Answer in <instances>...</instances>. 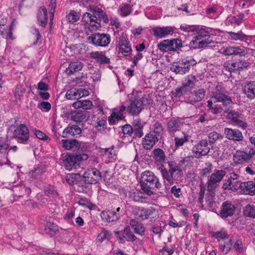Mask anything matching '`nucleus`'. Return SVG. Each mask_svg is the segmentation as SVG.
<instances>
[{
  "mask_svg": "<svg viewBox=\"0 0 255 255\" xmlns=\"http://www.w3.org/2000/svg\"><path fill=\"white\" fill-rule=\"evenodd\" d=\"M80 90L75 88H72L68 90L66 93L65 97L69 100H74L81 98V94L79 93Z\"/></svg>",
  "mask_w": 255,
  "mask_h": 255,
  "instance_id": "a18cd8bd",
  "label": "nucleus"
},
{
  "mask_svg": "<svg viewBox=\"0 0 255 255\" xmlns=\"http://www.w3.org/2000/svg\"><path fill=\"white\" fill-rule=\"evenodd\" d=\"M112 237V234L110 231L105 229H103L98 235L96 240L97 242L101 243L105 241H109Z\"/></svg>",
  "mask_w": 255,
  "mask_h": 255,
  "instance_id": "58836bf2",
  "label": "nucleus"
},
{
  "mask_svg": "<svg viewBox=\"0 0 255 255\" xmlns=\"http://www.w3.org/2000/svg\"><path fill=\"white\" fill-rule=\"evenodd\" d=\"M190 137L189 135L184 132H182L180 134L176 136L174 138L176 148L182 146L189 140Z\"/></svg>",
  "mask_w": 255,
  "mask_h": 255,
  "instance_id": "72a5a7b5",
  "label": "nucleus"
},
{
  "mask_svg": "<svg viewBox=\"0 0 255 255\" xmlns=\"http://www.w3.org/2000/svg\"><path fill=\"white\" fill-rule=\"evenodd\" d=\"M214 236L217 238L218 241L229 238V235L224 230L215 233Z\"/></svg>",
  "mask_w": 255,
  "mask_h": 255,
  "instance_id": "680f3d73",
  "label": "nucleus"
},
{
  "mask_svg": "<svg viewBox=\"0 0 255 255\" xmlns=\"http://www.w3.org/2000/svg\"><path fill=\"white\" fill-rule=\"evenodd\" d=\"M60 144L66 150H75L79 148L81 145V142L77 139H62Z\"/></svg>",
  "mask_w": 255,
  "mask_h": 255,
  "instance_id": "a878e982",
  "label": "nucleus"
},
{
  "mask_svg": "<svg viewBox=\"0 0 255 255\" xmlns=\"http://www.w3.org/2000/svg\"><path fill=\"white\" fill-rule=\"evenodd\" d=\"M170 51H176L179 50L182 46L181 40L178 38L169 39Z\"/></svg>",
  "mask_w": 255,
  "mask_h": 255,
  "instance_id": "c03bdc74",
  "label": "nucleus"
},
{
  "mask_svg": "<svg viewBox=\"0 0 255 255\" xmlns=\"http://www.w3.org/2000/svg\"><path fill=\"white\" fill-rule=\"evenodd\" d=\"M90 57L95 59L100 64H108L110 62V58L107 57L103 52H92L90 53Z\"/></svg>",
  "mask_w": 255,
  "mask_h": 255,
  "instance_id": "cd10ccee",
  "label": "nucleus"
},
{
  "mask_svg": "<svg viewBox=\"0 0 255 255\" xmlns=\"http://www.w3.org/2000/svg\"><path fill=\"white\" fill-rule=\"evenodd\" d=\"M255 159V150L253 147L248 145L245 150H237L233 154V160L236 165L249 163Z\"/></svg>",
  "mask_w": 255,
  "mask_h": 255,
  "instance_id": "20e7f679",
  "label": "nucleus"
},
{
  "mask_svg": "<svg viewBox=\"0 0 255 255\" xmlns=\"http://www.w3.org/2000/svg\"><path fill=\"white\" fill-rule=\"evenodd\" d=\"M215 191H208L206 194L205 202L208 209L212 211L216 212L217 203L215 201Z\"/></svg>",
  "mask_w": 255,
  "mask_h": 255,
  "instance_id": "b1692460",
  "label": "nucleus"
},
{
  "mask_svg": "<svg viewBox=\"0 0 255 255\" xmlns=\"http://www.w3.org/2000/svg\"><path fill=\"white\" fill-rule=\"evenodd\" d=\"M9 145V141L7 137H0V153H7Z\"/></svg>",
  "mask_w": 255,
  "mask_h": 255,
  "instance_id": "37998d69",
  "label": "nucleus"
},
{
  "mask_svg": "<svg viewBox=\"0 0 255 255\" xmlns=\"http://www.w3.org/2000/svg\"><path fill=\"white\" fill-rule=\"evenodd\" d=\"M74 189L76 191L84 194L88 193L90 190L89 186L85 181L76 182Z\"/></svg>",
  "mask_w": 255,
  "mask_h": 255,
  "instance_id": "e433bc0d",
  "label": "nucleus"
},
{
  "mask_svg": "<svg viewBox=\"0 0 255 255\" xmlns=\"http://www.w3.org/2000/svg\"><path fill=\"white\" fill-rule=\"evenodd\" d=\"M236 207L231 202L225 201L222 203L220 211V216L223 219L232 216L235 212Z\"/></svg>",
  "mask_w": 255,
  "mask_h": 255,
  "instance_id": "dca6fc26",
  "label": "nucleus"
},
{
  "mask_svg": "<svg viewBox=\"0 0 255 255\" xmlns=\"http://www.w3.org/2000/svg\"><path fill=\"white\" fill-rule=\"evenodd\" d=\"M202 41H198L196 37H194V39H193L189 43V46L191 49H197V48H203V43L201 42Z\"/></svg>",
  "mask_w": 255,
  "mask_h": 255,
  "instance_id": "0e129e2a",
  "label": "nucleus"
},
{
  "mask_svg": "<svg viewBox=\"0 0 255 255\" xmlns=\"http://www.w3.org/2000/svg\"><path fill=\"white\" fill-rule=\"evenodd\" d=\"M119 50L124 57H130L132 49L126 34L123 33L119 38Z\"/></svg>",
  "mask_w": 255,
  "mask_h": 255,
  "instance_id": "ddd939ff",
  "label": "nucleus"
},
{
  "mask_svg": "<svg viewBox=\"0 0 255 255\" xmlns=\"http://www.w3.org/2000/svg\"><path fill=\"white\" fill-rule=\"evenodd\" d=\"M190 68L189 60H182L173 62L170 69L176 74L184 75L187 73Z\"/></svg>",
  "mask_w": 255,
  "mask_h": 255,
  "instance_id": "4468645a",
  "label": "nucleus"
},
{
  "mask_svg": "<svg viewBox=\"0 0 255 255\" xmlns=\"http://www.w3.org/2000/svg\"><path fill=\"white\" fill-rule=\"evenodd\" d=\"M132 10V7L130 4L123 3L120 5L118 13L121 16L126 17L131 13Z\"/></svg>",
  "mask_w": 255,
  "mask_h": 255,
  "instance_id": "ea45409f",
  "label": "nucleus"
},
{
  "mask_svg": "<svg viewBox=\"0 0 255 255\" xmlns=\"http://www.w3.org/2000/svg\"><path fill=\"white\" fill-rule=\"evenodd\" d=\"M195 37L198 41H202L201 42L203 43L202 45L204 47L207 46L209 44L212 42L209 33L203 29L197 31Z\"/></svg>",
  "mask_w": 255,
  "mask_h": 255,
  "instance_id": "4be33fe9",
  "label": "nucleus"
},
{
  "mask_svg": "<svg viewBox=\"0 0 255 255\" xmlns=\"http://www.w3.org/2000/svg\"><path fill=\"white\" fill-rule=\"evenodd\" d=\"M233 245V241L231 239L226 242L224 245H220V249L222 252L225 254H227L230 250Z\"/></svg>",
  "mask_w": 255,
  "mask_h": 255,
  "instance_id": "bf43d9fd",
  "label": "nucleus"
},
{
  "mask_svg": "<svg viewBox=\"0 0 255 255\" xmlns=\"http://www.w3.org/2000/svg\"><path fill=\"white\" fill-rule=\"evenodd\" d=\"M85 181L88 184H96L102 179L100 171L96 168L88 169L84 173Z\"/></svg>",
  "mask_w": 255,
  "mask_h": 255,
  "instance_id": "2eb2a0df",
  "label": "nucleus"
},
{
  "mask_svg": "<svg viewBox=\"0 0 255 255\" xmlns=\"http://www.w3.org/2000/svg\"><path fill=\"white\" fill-rule=\"evenodd\" d=\"M44 193L47 196H56L57 195V191L54 187L48 185L45 187L44 189Z\"/></svg>",
  "mask_w": 255,
  "mask_h": 255,
  "instance_id": "e2e57ef3",
  "label": "nucleus"
},
{
  "mask_svg": "<svg viewBox=\"0 0 255 255\" xmlns=\"http://www.w3.org/2000/svg\"><path fill=\"white\" fill-rule=\"evenodd\" d=\"M159 139L157 136L149 132L142 139V146L145 149L150 150L153 148L155 143L159 140Z\"/></svg>",
  "mask_w": 255,
  "mask_h": 255,
  "instance_id": "6ab92c4d",
  "label": "nucleus"
},
{
  "mask_svg": "<svg viewBox=\"0 0 255 255\" xmlns=\"http://www.w3.org/2000/svg\"><path fill=\"white\" fill-rule=\"evenodd\" d=\"M87 40L95 46L106 47L111 42V36L108 34L97 33L89 36Z\"/></svg>",
  "mask_w": 255,
  "mask_h": 255,
  "instance_id": "0eeeda50",
  "label": "nucleus"
},
{
  "mask_svg": "<svg viewBox=\"0 0 255 255\" xmlns=\"http://www.w3.org/2000/svg\"><path fill=\"white\" fill-rule=\"evenodd\" d=\"M243 213L245 216L255 218V206L247 205L244 209Z\"/></svg>",
  "mask_w": 255,
  "mask_h": 255,
  "instance_id": "8fccbe9b",
  "label": "nucleus"
},
{
  "mask_svg": "<svg viewBox=\"0 0 255 255\" xmlns=\"http://www.w3.org/2000/svg\"><path fill=\"white\" fill-rule=\"evenodd\" d=\"M224 133L228 139L236 141H241L243 139V135L241 131L237 129L225 128Z\"/></svg>",
  "mask_w": 255,
  "mask_h": 255,
  "instance_id": "f3484780",
  "label": "nucleus"
},
{
  "mask_svg": "<svg viewBox=\"0 0 255 255\" xmlns=\"http://www.w3.org/2000/svg\"><path fill=\"white\" fill-rule=\"evenodd\" d=\"M123 214V211L120 207L116 209V211H103L101 213L102 220L105 222L111 223L117 221L121 219Z\"/></svg>",
  "mask_w": 255,
  "mask_h": 255,
  "instance_id": "f8f14e48",
  "label": "nucleus"
},
{
  "mask_svg": "<svg viewBox=\"0 0 255 255\" xmlns=\"http://www.w3.org/2000/svg\"><path fill=\"white\" fill-rule=\"evenodd\" d=\"M183 123L178 119L171 118L167 124V129L169 132L174 133L176 131L179 130L183 126Z\"/></svg>",
  "mask_w": 255,
  "mask_h": 255,
  "instance_id": "393cba45",
  "label": "nucleus"
},
{
  "mask_svg": "<svg viewBox=\"0 0 255 255\" xmlns=\"http://www.w3.org/2000/svg\"><path fill=\"white\" fill-rule=\"evenodd\" d=\"M248 50L249 49L246 47H234V55H237L240 57L245 56L248 53Z\"/></svg>",
  "mask_w": 255,
  "mask_h": 255,
  "instance_id": "864d4df0",
  "label": "nucleus"
},
{
  "mask_svg": "<svg viewBox=\"0 0 255 255\" xmlns=\"http://www.w3.org/2000/svg\"><path fill=\"white\" fill-rule=\"evenodd\" d=\"M211 98L216 99L219 103H221L223 107L225 108V110L231 107L233 104L231 97L225 94L222 86L219 85L216 87Z\"/></svg>",
  "mask_w": 255,
  "mask_h": 255,
  "instance_id": "39448f33",
  "label": "nucleus"
},
{
  "mask_svg": "<svg viewBox=\"0 0 255 255\" xmlns=\"http://www.w3.org/2000/svg\"><path fill=\"white\" fill-rule=\"evenodd\" d=\"M81 129L77 125L68 126L63 131L62 136L68 138L72 136H77L81 133Z\"/></svg>",
  "mask_w": 255,
  "mask_h": 255,
  "instance_id": "bb28decb",
  "label": "nucleus"
},
{
  "mask_svg": "<svg viewBox=\"0 0 255 255\" xmlns=\"http://www.w3.org/2000/svg\"><path fill=\"white\" fill-rule=\"evenodd\" d=\"M82 20L85 24V31L88 35L87 29L91 31L96 30L101 27L102 21L108 23L109 18L106 13L101 8L93 7L89 8L88 12L83 14Z\"/></svg>",
  "mask_w": 255,
  "mask_h": 255,
  "instance_id": "f03ea898",
  "label": "nucleus"
},
{
  "mask_svg": "<svg viewBox=\"0 0 255 255\" xmlns=\"http://www.w3.org/2000/svg\"><path fill=\"white\" fill-rule=\"evenodd\" d=\"M76 155L73 154H67L62 157L65 168L71 170L73 168H76L78 160Z\"/></svg>",
  "mask_w": 255,
  "mask_h": 255,
  "instance_id": "5701e85b",
  "label": "nucleus"
},
{
  "mask_svg": "<svg viewBox=\"0 0 255 255\" xmlns=\"http://www.w3.org/2000/svg\"><path fill=\"white\" fill-rule=\"evenodd\" d=\"M239 192L242 194L251 196L255 195V183L253 181L242 182Z\"/></svg>",
  "mask_w": 255,
  "mask_h": 255,
  "instance_id": "412c9836",
  "label": "nucleus"
},
{
  "mask_svg": "<svg viewBox=\"0 0 255 255\" xmlns=\"http://www.w3.org/2000/svg\"><path fill=\"white\" fill-rule=\"evenodd\" d=\"M231 182L232 187L231 188V190L233 191H240L242 182L239 179L232 181Z\"/></svg>",
  "mask_w": 255,
  "mask_h": 255,
  "instance_id": "774afa93",
  "label": "nucleus"
},
{
  "mask_svg": "<svg viewBox=\"0 0 255 255\" xmlns=\"http://www.w3.org/2000/svg\"><path fill=\"white\" fill-rule=\"evenodd\" d=\"M169 39L163 40L157 44V48L161 52L170 51V46Z\"/></svg>",
  "mask_w": 255,
  "mask_h": 255,
  "instance_id": "3c124183",
  "label": "nucleus"
},
{
  "mask_svg": "<svg viewBox=\"0 0 255 255\" xmlns=\"http://www.w3.org/2000/svg\"><path fill=\"white\" fill-rule=\"evenodd\" d=\"M82 68L83 64L80 62H73L69 64L68 67L66 69L65 72L67 74L70 75L81 70Z\"/></svg>",
  "mask_w": 255,
  "mask_h": 255,
  "instance_id": "c9c22d12",
  "label": "nucleus"
},
{
  "mask_svg": "<svg viewBox=\"0 0 255 255\" xmlns=\"http://www.w3.org/2000/svg\"><path fill=\"white\" fill-rule=\"evenodd\" d=\"M37 18L40 25L42 27L45 26L48 21L47 10L45 7L43 6L39 8L38 11Z\"/></svg>",
  "mask_w": 255,
  "mask_h": 255,
  "instance_id": "c85d7f7f",
  "label": "nucleus"
},
{
  "mask_svg": "<svg viewBox=\"0 0 255 255\" xmlns=\"http://www.w3.org/2000/svg\"><path fill=\"white\" fill-rule=\"evenodd\" d=\"M45 171V168L43 166H39L35 168L30 173L32 177L37 178L41 176Z\"/></svg>",
  "mask_w": 255,
  "mask_h": 255,
  "instance_id": "5fc2aeb1",
  "label": "nucleus"
},
{
  "mask_svg": "<svg viewBox=\"0 0 255 255\" xmlns=\"http://www.w3.org/2000/svg\"><path fill=\"white\" fill-rule=\"evenodd\" d=\"M223 136L221 134L216 131H213L209 133L208 138L209 142L213 144L216 142L218 140L222 139Z\"/></svg>",
  "mask_w": 255,
  "mask_h": 255,
  "instance_id": "6e6d98bb",
  "label": "nucleus"
},
{
  "mask_svg": "<svg viewBox=\"0 0 255 255\" xmlns=\"http://www.w3.org/2000/svg\"><path fill=\"white\" fill-rule=\"evenodd\" d=\"M140 183L142 190L149 195L153 193L155 189H159L162 187L159 179L149 171H146L141 174Z\"/></svg>",
  "mask_w": 255,
  "mask_h": 255,
  "instance_id": "7ed1b4c3",
  "label": "nucleus"
},
{
  "mask_svg": "<svg viewBox=\"0 0 255 255\" xmlns=\"http://www.w3.org/2000/svg\"><path fill=\"white\" fill-rule=\"evenodd\" d=\"M131 128L133 129L134 137L140 138L143 135V124L140 120H134L132 124Z\"/></svg>",
  "mask_w": 255,
  "mask_h": 255,
  "instance_id": "c756f323",
  "label": "nucleus"
},
{
  "mask_svg": "<svg viewBox=\"0 0 255 255\" xmlns=\"http://www.w3.org/2000/svg\"><path fill=\"white\" fill-rule=\"evenodd\" d=\"M210 150L209 143L206 139L200 140L193 147V152L196 158H200L202 156L207 155Z\"/></svg>",
  "mask_w": 255,
  "mask_h": 255,
  "instance_id": "9d476101",
  "label": "nucleus"
},
{
  "mask_svg": "<svg viewBox=\"0 0 255 255\" xmlns=\"http://www.w3.org/2000/svg\"><path fill=\"white\" fill-rule=\"evenodd\" d=\"M85 111H75L71 113V119L76 123H81L86 120Z\"/></svg>",
  "mask_w": 255,
  "mask_h": 255,
  "instance_id": "f704fd0d",
  "label": "nucleus"
},
{
  "mask_svg": "<svg viewBox=\"0 0 255 255\" xmlns=\"http://www.w3.org/2000/svg\"><path fill=\"white\" fill-rule=\"evenodd\" d=\"M196 81V77L194 75H191L187 76L184 84L192 89L194 88Z\"/></svg>",
  "mask_w": 255,
  "mask_h": 255,
  "instance_id": "13d9d810",
  "label": "nucleus"
},
{
  "mask_svg": "<svg viewBox=\"0 0 255 255\" xmlns=\"http://www.w3.org/2000/svg\"><path fill=\"white\" fill-rule=\"evenodd\" d=\"M245 15L243 13H239L236 16H231L228 17L229 22L231 24H235L237 25L241 24L244 18Z\"/></svg>",
  "mask_w": 255,
  "mask_h": 255,
  "instance_id": "09e8293b",
  "label": "nucleus"
},
{
  "mask_svg": "<svg viewBox=\"0 0 255 255\" xmlns=\"http://www.w3.org/2000/svg\"><path fill=\"white\" fill-rule=\"evenodd\" d=\"M227 117L234 125L245 129L247 128V123L243 115L235 111H230L227 114Z\"/></svg>",
  "mask_w": 255,
  "mask_h": 255,
  "instance_id": "9b49d317",
  "label": "nucleus"
},
{
  "mask_svg": "<svg viewBox=\"0 0 255 255\" xmlns=\"http://www.w3.org/2000/svg\"><path fill=\"white\" fill-rule=\"evenodd\" d=\"M129 197L133 201L136 202L142 201L145 199L143 196V193L139 190H135V191L130 192Z\"/></svg>",
  "mask_w": 255,
  "mask_h": 255,
  "instance_id": "de8ad7c7",
  "label": "nucleus"
},
{
  "mask_svg": "<svg viewBox=\"0 0 255 255\" xmlns=\"http://www.w3.org/2000/svg\"><path fill=\"white\" fill-rule=\"evenodd\" d=\"M135 215L137 218L141 220L146 219V215L145 212V208L143 207H138L135 211Z\"/></svg>",
  "mask_w": 255,
  "mask_h": 255,
  "instance_id": "69168bd1",
  "label": "nucleus"
},
{
  "mask_svg": "<svg viewBox=\"0 0 255 255\" xmlns=\"http://www.w3.org/2000/svg\"><path fill=\"white\" fill-rule=\"evenodd\" d=\"M13 137L18 143L26 144L29 137L28 128L24 124L19 125L13 132Z\"/></svg>",
  "mask_w": 255,
  "mask_h": 255,
  "instance_id": "1a4fd4ad",
  "label": "nucleus"
},
{
  "mask_svg": "<svg viewBox=\"0 0 255 255\" xmlns=\"http://www.w3.org/2000/svg\"><path fill=\"white\" fill-rule=\"evenodd\" d=\"M155 160L161 164L158 168L164 182L172 185L181 181L183 176V171L179 165L174 161L168 162V169L162 164L165 161V155L162 149L155 148L153 151Z\"/></svg>",
  "mask_w": 255,
  "mask_h": 255,
  "instance_id": "f257e3e1",
  "label": "nucleus"
},
{
  "mask_svg": "<svg viewBox=\"0 0 255 255\" xmlns=\"http://www.w3.org/2000/svg\"><path fill=\"white\" fill-rule=\"evenodd\" d=\"M80 18L79 12L74 10H71L68 14L66 16V20L71 23H74L77 21Z\"/></svg>",
  "mask_w": 255,
  "mask_h": 255,
  "instance_id": "49530a36",
  "label": "nucleus"
},
{
  "mask_svg": "<svg viewBox=\"0 0 255 255\" xmlns=\"http://www.w3.org/2000/svg\"><path fill=\"white\" fill-rule=\"evenodd\" d=\"M243 91L248 98L254 99L255 97V81L247 83L245 85Z\"/></svg>",
  "mask_w": 255,
  "mask_h": 255,
  "instance_id": "2f4dec72",
  "label": "nucleus"
},
{
  "mask_svg": "<svg viewBox=\"0 0 255 255\" xmlns=\"http://www.w3.org/2000/svg\"><path fill=\"white\" fill-rule=\"evenodd\" d=\"M223 67L225 71L230 73L238 71L237 61H227L224 63Z\"/></svg>",
  "mask_w": 255,
  "mask_h": 255,
  "instance_id": "79ce46f5",
  "label": "nucleus"
},
{
  "mask_svg": "<svg viewBox=\"0 0 255 255\" xmlns=\"http://www.w3.org/2000/svg\"><path fill=\"white\" fill-rule=\"evenodd\" d=\"M123 237H119L120 241L126 240L128 242H133L137 239L136 237L132 233L129 226L126 227L122 233Z\"/></svg>",
  "mask_w": 255,
  "mask_h": 255,
  "instance_id": "473e14b6",
  "label": "nucleus"
},
{
  "mask_svg": "<svg viewBox=\"0 0 255 255\" xmlns=\"http://www.w3.org/2000/svg\"><path fill=\"white\" fill-rule=\"evenodd\" d=\"M231 38L234 40H240L242 41L247 39V36L243 34L242 32L235 33L233 32H229Z\"/></svg>",
  "mask_w": 255,
  "mask_h": 255,
  "instance_id": "4d7b16f0",
  "label": "nucleus"
},
{
  "mask_svg": "<svg viewBox=\"0 0 255 255\" xmlns=\"http://www.w3.org/2000/svg\"><path fill=\"white\" fill-rule=\"evenodd\" d=\"M153 35L160 38L165 37L174 32L173 27L171 26L155 27L152 28Z\"/></svg>",
  "mask_w": 255,
  "mask_h": 255,
  "instance_id": "a211bd4d",
  "label": "nucleus"
},
{
  "mask_svg": "<svg viewBox=\"0 0 255 255\" xmlns=\"http://www.w3.org/2000/svg\"><path fill=\"white\" fill-rule=\"evenodd\" d=\"M124 136L126 137L131 136L133 134V129L129 125L126 124L122 127Z\"/></svg>",
  "mask_w": 255,
  "mask_h": 255,
  "instance_id": "052dcab7",
  "label": "nucleus"
},
{
  "mask_svg": "<svg viewBox=\"0 0 255 255\" xmlns=\"http://www.w3.org/2000/svg\"><path fill=\"white\" fill-rule=\"evenodd\" d=\"M129 224L135 234L141 236H143L145 235V228L142 223L132 219L130 220Z\"/></svg>",
  "mask_w": 255,
  "mask_h": 255,
  "instance_id": "7c9ffc66",
  "label": "nucleus"
},
{
  "mask_svg": "<svg viewBox=\"0 0 255 255\" xmlns=\"http://www.w3.org/2000/svg\"><path fill=\"white\" fill-rule=\"evenodd\" d=\"M25 92V88L23 85H18L15 88V96L17 99H20Z\"/></svg>",
  "mask_w": 255,
  "mask_h": 255,
  "instance_id": "338daca9",
  "label": "nucleus"
},
{
  "mask_svg": "<svg viewBox=\"0 0 255 255\" xmlns=\"http://www.w3.org/2000/svg\"><path fill=\"white\" fill-rule=\"evenodd\" d=\"M143 109V102L141 98L136 94L133 93L129 100V104L127 108V111L132 116L138 115Z\"/></svg>",
  "mask_w": 255,
  "mask_h": 255,
  "instance_id": "423d86ee",
  "label": "nucleus"
},
{
  "mask_svg": "<svg viewBox=\"0 0 255 255\" xmlns=\"http://www.w3.org/2000/svg\"><path fill=\"white\" fill-rule=\"evenodd\" d=\"M205 91L203 89H199L197 91H194L191 92L188 98V103L194 104L197 102H200L204 98Z\"/></svg>",
  "mask_w": 255,
  "mask_h": 255,
  "instance_id": "aec40b11",
  "label": "nucleus"
},
{
  "mask_svg": "<svg viewBox=\"0 0 255 255\" xmlns=\"http://www.w3.org/2000/svg\"><path fill=\"white\" fill-rule=\"evenodd\" d=\"M163 131V128L161 124L158 122H155L153 124L151 130L149 132L159 138Z\"/></svg>",
  "mask_w": 255,
  "mask_h": 255,
  "instance_id": "a19ab883",
  "label": "nucleus"
},
{
  "mask_svg": "<svg viewBox=\"0 0 255 255\" xmlns=\"http://www.w3.org/2000/svg\"><path fill=\"white\" fill-rule=\"evenodd\" d=\"M207 107L209 110L214 114H217L220 112V110L222 109L221 106L217 104V101L216 99H213L211 98L210 100L207 102Z\"/></svg>",
  "mask_w": 255,
  "mask_h": 255,
  "instance_id": "4c0bfd02",
  "label": "nucleus"
},
{
  "mask_svg": "<svg viewBox=\"0 0 255 255\" xmlns=\"http://www.w3.org/2000/svg\"><path fill=\"white\" fill-rule=\"evenodd\" d=\"M45 231L50 236H53L58 231V228L56 224L53 223H48L46 226Z\"/></svg>",
  "mask_w": 255,
  "mask_h": 255,
  "instance_id": "603ef678",
  "label": "nucleus"
},
{
  "mask_svg": "<svg viewBox=\"0 0 255 255\" xmlns=\"http://www.w3.org/2000/svg\"><path fill=\"white\" fill-rule=\"evenodd\" d=\"M225 175L226 171L223 170H217L212 173L207 182V190L215 191Z\"/></svg>",
  "mask_w": 255,
  "mask_h": 255,
  "instance_id": "6e6552de",
  "label": "nucleus"
}]
</instances>
